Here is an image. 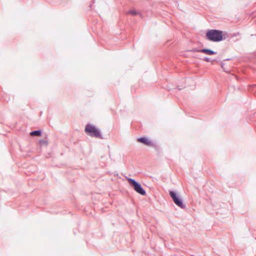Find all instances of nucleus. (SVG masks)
Masks as SVG:
<instances>
[{"label": "nucleus", "mask_w": 256, "mask_h": 256, "mask_svg": "<svg viewBox=\"0 0 256 256\" xmlns=\"http://www.w3.org/2000/svg\"><path fill=\"white\" fill-rule=\"evenodd\" d=\"M208 40L212 42H220L222 40V32L216 30H211L206 32Z\"/></svg>", "instance_id": "1"}, {"label": "nucleus", "mask_w": 256, "mask_h": 256, "mask_svg": "<svg viewBox=\"0 0 256 256\" xmlns=\"http://www.w3.org/2000/svg\"><path fill=\"white\" fill-rule=\"evenodd\" d=\"M85 132L90 136L101 138L100 131L90 124H88L86 126Z\"/></svg>", "instance_id": "2"}, {"label": "nucleus", "mask_w": 256, "mask_h": 256, "mask_svg": "<svg viewBox=\"0 0 256 256\" xmlns=\"http://www.w3.org/2000/svg\"><path fill=\"white\" fill-rule=\"evenodd\" d=\"M127 180L129 184L134 188V190L136 191L138 193L143 196L146 194V191L142 188L140 184L136 182L135 180L131 178H128Z\"/></svg>", "instance_id": "3"}, {"label": "nucleus", "mask_w": 256, "mask_h": 256, "mask_svg": "<svg viewBox=\"0 0 256 256\" xmlns=\"http://www.w3.org/2000/svg\"><path fill=\"white\" fill-rule=\"evenodd\" d=\"M170 195L176 206L182 208H186V205L184 204L182 200L177 196L175 192L170 191Z\"/></svg>", "instance_id": "4"}, {"label": "nucleus", "mask_w": 256, "mask_h": 256, "mask_svg": "<svg viewBox=\"0 0 256 256\" xmlns=\"http://www.w3.org/2000/svg\"><path fill=\"white\" fill-rule=\"evenodd\" d=\"M193 51L200 52L208 55H212L216 54V52H215L207 48H204L200 50H194Z\"/></svg>", "instance_id": "5"}, {"label": "nucleus", "mask_w": 256, "mask_h": 256, "mask_svg": "<svg viewBox=\"0 0 256 256\" xmlns=\"http://www.w3.org/2000/svg\"><path fill=\"white\" fill-rule=\"evenodd\" d=\"M138 141L143 143L148 146H151L153 145L152 142L146 138L143 137L139 138L138 139Z\"/></svg>", "instance_id": "6"}, {"label": "nucleus", "mask_w": 256, "mask_h": 256, "mask_svg": "<svg viewBox=\"0 0 256 256\" xmlns=\"http://www.w3.org/2000/svg\"><path fill=\"white\" fill-rule=\"evenodd\" d=\"M42 132L40 130H34L30 132V134L32 136H40Z\"/></svg>", "instance_id": "7"}, {"label": "nucleus", "mask_w": 256, "mask_h": 256, "mask_svg": "<svg viewBox=\"0 0 256 256\" xmlns=\"http://www.w3.org/2000/svg\"><path fill=\"white\" fill-rule=\"evenodd\" d=\"M128 14H130L132 16H136V14H139L138 12H136L135 10H130L128 12Z\"/></svg>", "instance_id": "8"}, {"label": "nucleus", "mask_w": 256, "mask_h": 256, "mask_svg": "<svg viewBox=\"0 0 256 256\" xmlns=\"http://www.w3.org/2000/svg\"><path fill=\"white\" fill-rule=\"evenodd\" d=\"M203 60H204V61L206 62H211L210 59V58H204L203 59Z\"/></svg>", "instance_id": "9"}, {"label": "nucleus", "mask_w": 256, "mask_h": 256, "mask_svg": "<svg viewBox=\"0 0 256 256\" xmlns=\"http://www.w3.org/2000/svg\"><path fill=\"white\" fill-rule=\"evenodd\" d=\"M254 86V87L256 86V85H254V86Z\"/></svg>", "instance_id": "10"}, {"label": "nucleus", "mask_w": 256, "mask_h": 256, "mask_svg": "<svg viewBox=\"0 0 256 256\" xmlns=\"http://www.w3.org/2000/svg\"><path fill=\"white\" fill-rule=\"evenodd\" d=\"M42 142H44V140L42 141Z\"/></svg>", "instance_id": "11"}]
</instances>
